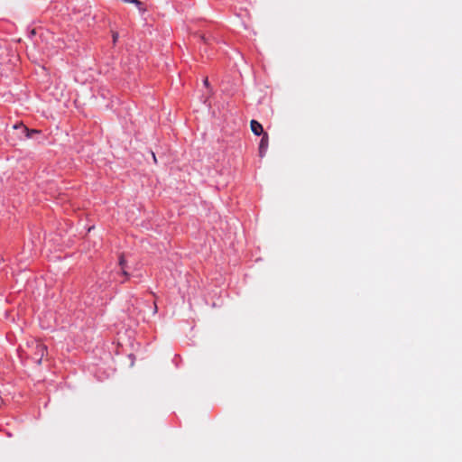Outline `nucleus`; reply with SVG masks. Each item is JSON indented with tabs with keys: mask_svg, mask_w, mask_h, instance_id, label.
Returning <instances> with one entry per match:
<instances>
[{
	"mask_svg": "<svg viewBox=\"0 0 462 462\" xmlns=\"http://www.w3.org/2000/svg\"><path fill=\"white\" fill-rule=\"evenodd\" d=\"M204 85H205V86H208V78H206V79H204Z\"/></svg>",
	"mask_w": 462,
	"mask_h": 462,
	"instance_id": "7",
	"label": "nucleus"
},
{
	"mask_svg": "<svg viewBox=\"0 0 462 462\" xmlns=\"http://www.w3.org/2000/svg\"><path fill=\"white\" fill-rule=\"evenodd\" d=\"M122 274L125 275L126 277V279H128L129 273L124 268H123V271H122Z\"/></svg>",
	"mask_w": 462,
	"mask_h": 462,
	"instance_id": "6",
	"label": "nucleus"
},
{
	"mask_svg": "<svg viewBox=\"0 0 462 462\" xmlns=\"http://www.w3.org/2000/svg\"><path fill=\"white\" fill-rule=\"evenodd\" d=\"M24 131L29 133V129L27 127H24ZM27 136L30 137V134H27Z\"/></svg>",
	"mask_w": 462,
	"mask_h": 462,
	"instance_id": "8",
	"label": "nucleus"
},
{
	"mask_svg": "<svg viewBox=\"0 0 462 462\" xmlns=\"http://www.w3.org/2000/svg\"><path fill=\"white\" fill-rule=\"evenodd\" d=\"M125 263H126V261L125 259V256L123 254H121L119 257V264L122 268H125Z\"/></svg>",
	"mask_w": 462,
	"mask_h": 462,
	"instance_id": "5",
	"label": "nucleus"
},
{
	"mask_svg": "<svg viewBox=\"0 0 462 462\" xmlns=\"http://www.w3.org/2000/svg\"><path fill=\"white\" fill-rule=\"evenodd\" d=\"M250 126H251L252 132L255 135H263V134H266L265 132H263V125L256 120H252L250 122Z\"/></svg>",
	"mask_w": 462,
	"mask_h": 462,
	"instance_id": "3",
	"label": "nucleus"
},
{
	"mask_svg": "<svg viewBox=\"0 0 462 462\" xmlns=\"http://www.w3.org/2000/svg\"><path fill=\"white\" fill-rule=\"evenodd\" d=\"M125 3H131V4H134L136 5V6L138 7V9L141 11V12H143L145 11V9L143 7V3L140 2L139 0H124Z\"/></svg>",
	"mask_w": 462,
	"mask_h": 462,
	"instance_id": "4",
	"label": "nucleus"
},
{
	"mask_svg": "<svg viewBox=\"0 0 462 462\" xmlns=\"http://www.w3.org/2000/svg\"><path fill=\"white\" fill-rule=\"evenodd\" d=\"M113 38H114V42H116V38H117V35H116V34H115V35L113 36Z\"/></svg>",
	"mask_w": 462,
	"mask_h": 462,
	"instance_id": "9",
	"label": "nucleus"
},
{
	"mask_svg": "<svg viewBox=\"0 0 462 462\" xmlns=\"http://www.w3.org/2000/svg\"><path fill=\"white\" fill-rule=\"evenodd\" d=\"M152 154V158H153L154 162H156L155 154L153 152Z\"/></svg>",
	"mask_w": 462,
	"mask_h": 462,
	"instance_id": "10",
	"label": "nucleus"
},
{
	"mask_svg": "<svg viewBox=\"0 0 462 462\" xmlns=\"http://www.w3.org/2000/svg\"><path fill=\"white\" fill-rule=\"evenodd\" d=\"M46 352L47 346L36 339L28 342L25 349H23L25 356L34 361L37 365L42 364V360Z\"/></svg>",
	"mask_w": 462,
	"mask_h": 462,
	"instance_id": "1",
	"label": "nucleus"
},
{
	"mask_svg": "<svg viewBox=\"0 0 462 462\" xmlns=\"http://www.w3.org/2000/svg\"><path fill=\"white\" fill-rule=\"evenodd\" d=\"M269 146V136L268 134H263L259 143V155L263 157L267 152Z\"/></svg>",
	"mask_w": 462,
	"mask_h": 462,
	"instance_id": "2",
	"label": "nucleus"
}]
</instances>
